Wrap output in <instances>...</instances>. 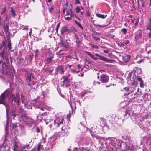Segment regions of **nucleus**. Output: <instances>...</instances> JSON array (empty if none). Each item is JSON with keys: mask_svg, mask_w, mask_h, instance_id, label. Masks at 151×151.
<instances>
[{"mask_svg": "<svg viewBox=\"0 0 151 151\" xmlns=\"http://www.w3.org/2000/svg\"><path fill=\"white\" fill-rule=\"evenodd\" d=\"M93 38L94 39V40L95 41H99L100 38L99 37H96L95 36H93Z\"/></svg>", "mask_w": 151, "mask_h": 151, "instance_id": "4c0bfd02", "label": "nucleus"}, {"mask_svg": "<svg viewBox=\"0 0 151 151\" xmlns=\"http://www.w3.org/2000/svg\"><path fill=\"white\" fill-rule=\"evenodd\" d=\"M12 115L14 117V118L16 116V114H12Z\"/></svg>", "mask_w": 151, "mask_h": 151, "instance_id": "052dcab7", "label": "nucleus"}, {"mask_svg": "<svg viewBox=\"0 0 151 151\" xmlns=\"http://www.w3.org/2000/svg\"><path fill=\"white\" fill-rule=\"evenodd\" d=\"M19 113L22 114L24 112V111L23 108L20 107L19 108Z\"/></svg>", "mask_w": 151, "mask_h": 151, "instance_id": "a878e982", "label": "nucleus"}, {"mask_svg": "<svg viewBox=\"0 0 151 151\" xmlns=\"http://www.w3.org/2000/svg\"><path fill=\"white\" fill-rule=\"evenodd\" d=\"M6 97L10 96V97H12V95H14L12 94V89L8 88L6 89L4 92Z\"/></svg>", "mask_w": 151, "mask_h": 151, "instance_id": "9d476101", "label": "nucleus"}, {"mask_svg": "<svg viewBox=\"0 0 151 151\" xmlns=\"http://www.w3.org/2000/svg\"><path fill=\"white\" fill-rule=\"evenodd\" d=\"M16 124H14L13 125V128H14L16 127Z\"/></svg>", "mask_w": 151, "mask_h": 151, "instance_id": "774afa93", "label": "nucleus"}, {"mask_svg": "<svg viewBox=\"0 0 151 151\" xmlns=\"http://www.w3.org/2000/svg\"><path fill=\"white\" fill-rule=\"evenodd\" d=\"M60 44L64 48H67L69 47V44L66 40V42H64L62 39L61 37L60 39Z\"/></svg>", "mask_w": 151, "mask_h": 151, "instance_id": "0eeeda50", "label": "nucleus"}, {"mask_svg": "<svg viewBox=\"0 0 151 151\" xmlns=\"http://www.w3.org/2000/svg\"><path fill=\"white\" fill-rule=\"evenodd\" d=\"M30 151H36V149L33 148Z\"/></svg>", "mask_w": 151, "mask_h": 151, "instance_id": "69168bd1", "label": "nucleus"}, {"mask_svg": "<svg viewBox=\"0 0 151 151\" xmlns=\"http://www.w3.org/2000/svg\"><path fill=\"white\" fill-rule=\"evenodd\" d=\"M67 16L65 15V19L66 20H69L71 19V17H72V14H71L70 17H66Z\"/></svg>", "mask_w": 151, "mask_h": 151, "instance_id": "5701e85b", "label": "nucleus"}, {"mask_svg": "<svg viewBox=\"0 0 151 151\" xmlns=\"http://www.w3.org/2000/svg\"><path fill=\"white\" fill-rule=\"evenodd\" d=\"M84 11H81V14L82 15H83V14H84Z\"/></svg>", "mask_w": 151, "mask_h": 151, "instance_id": "0e129e2a", "label": "nucleus"}, {"mask_svg": "<svg viewBox=\"0 0 151 151\" xmlns=\"http://www.w3.org/2000/svg\"><path fill=\"white\" fill-rule=\"evenodd\" d=\"M43 146H41V144L40 143H38L37 145V151H40L41 149L43 147Z\"/></svg>", "mask_w": 151, "mask_h": 151, "instance_id": "aec40b11", "label": "nucleus"}, {"mask_svg": "<svg viewBox=\"0 0 151 151\" xmlns=\"http://www.w3.org/2000/svg\"><path fill=\"white\" fill-rule=\"evenodd\" d=\"M48 11L49 12L51 13H52V12L54 10V9L53 7H49L48 8Z\"/></svg>", "mask_w": 151, "mask_h": 151, "instance_id": "c85d7f7f", "label": "nucleus"}, {"mask_svg": "<svg viewBox=\"0 0 151 151\" xmlns=\"http://www.w3.org/2000/svg\"><path fill=\"white\" fill-rule=\"evenodd\" d=\"M75 22L76 24L81 28L82 30L83 29V28L82 26V25L81 24L78 22L77 20H76L75 21Z\"/></svg>", "mask_w": 151, "mask_h": 151, "instance_id": "412c9836", "label": "nucleus"}, {"mask_svg": "<svg viewBox=\"0 0 151 151\" xmlns=\"http://www.w3.org/2000/svg\"><path fill=\"white\" fill-rule=\"evenodd\" d=\"M136 79L140 82L139 84L140 87L141 88H143L144 87V82L142 79V78H141L137 77H136Z\"/></svg>", "mask_w": 151, "mask_h": 151, "instance_id": "4468645a", "label": "nucleus"}, {"mask_svg": "<svg viewBox=\"0 0 151 151\" xmlns=\"http://www.w3.org/2000/svg\"><path fill=\"white\" fill-rule=\"evenodd\" d=\"M146 29L149 30H151V24L149 23L147 24Z\"/></svg>", "mask_w": 151, "mask_h": 151, "instance_id": "b1692460", "label": "nucleus"}, {"mask_svg": "<svg viewBox=\"0 0 151 151\" xmlns=\"http://www.w3.org/2000/svg\"><path fill=\"white\" fill-rule=\"evenodd\" d=\"M68 31V29L67 26H64L62 27L60 30L61 34V35H63L64 33Z\"/></svg>", "mask_w": 151, "mask_h": 151, "instance_id": "ddd939ff", "label": "nucleus"}, {"mask_svg": "<svg viewBox=\"0 0 151 151\" xmlns=\"http://www.w3.org/2000/svg\"><path fill=\"white\" fill-rule=\"evenodd\" d=\"M84 68H87V69H88L89 68V66L88 65H86L84 66Z\"/></svg>", "mask_w": 151, "mask_h": 151, "instance_id": "bf43d9fd", "label": "nucleus"}, {"mask_svg": "<svg viewBox=\"0 0 151 151\" xmlns=\"http://www.w3.org/2000/svg\"><path fill=\"white\" fill-rule=\"evenodd\" d=\"M29 146L28 145H24L23 147V149H29Z\"/></svg>", "mask_w": 151, "mask_h": 151, "instance_id": "473e14b6", "label": "nucleus"}, {"mask_svg": "<svg viewBox=\"0 0 151 151\" xmlns=\"http://www.w3.org/2000/svg\"><path fill=\"white\" fill-rule=\"evenodd\" d=\"M121 31L123 32L124 34H126L127 32V30L125 28H123L121 29Z\"/></svg>", "mask_w": 151, "mask_h": 151, "instance_id": "c9c22d12", "label": "nucleus"}, {"mask_svg": "<svg viewBox=\"0 0 151 151\" xmlns=\"http://www.w3.org/2000/svg\"><path fill=\"white\" fill-rule=\"evenodd\" d=\"M128 114L129 115V112L127 110H126V111L125 112V114H124V116H126L127 114Z\"/></svg>", "mask_w": 151, "mask_h": 151, "instance_id": "49530a36", "label": "nucleus"}, {"mask_svg": "<svg viewBox=\"0 0 151 151\" xmlns=\"http://www.w3.org/2000/svg\"><path fill=\"white\" fill-rule=\"evenodd\" d=\"M73 151H79V150L77 148H75L73 150Z\"/></svg>", "mask_w": 151, "mask_h": 151, "instance_id": "6e6d98bb", "label": "nucleus"}, {"mask_svg": "<svg viewBox=\"0 0 151 151\" xmlns=\"http://www.w3.org/2000/svg\"><path fill=\"white\" fill-rule=\"evenodd\" d=\"M11 11L12 13V15L14 17L15 15V10H14L12 7H11L10 8Z\"/></svg>", "mask_w": 151, "mask_h": 151, "instance_id": "4be33fe9", "label": "nucleus"}, {"mask_svg": "<svg viewBox=\"0 0 151 151\" xmlns=\"http://www.w3.org/2000/svg\"><path fill=\"white\" fill-rule=\"evenodd\" d=\"M148 36L149 37H151V30H150V31L149 33Z\"/></svg>", "mask_w": 151, "mask_h": 151, "instance_id": "5fc2aeb1", "label": "nucleus"}, {"mask_svg": "<svg viewBox=\"0 0 151 151\" xmlns=\"http://www.w3.org/2000/svg\"><path fill=\"white\" fill-rule=\"evenodd\" d=\"M21 99H22V103H23V99H24V96H23L22 95V94H21Z\"/></svg>", "mask_w": 151, "mask_h": 151, "instance_id": "8fccbe9b", "label": "nucleus"}, {"mask_svg": "<svg viewBox=\"0 0 151 151\" xmlns=\"http://www.w3.org/2000/svg\"><path fill=\"white\" fill-rule=\"evenodd\" d=\"M8 47L9 48V50H11V42H10V41L8 40Z\"/></svg>", "mask_w": 151, "mask_h": 151, "instance_id": "72a5a7b5", "label": "nucleus"}, {"mask_svg": "<svg viewBox=\"0 0 151 151\" xmlns=\"http://www.w3.org/2000/svg\"><path fill=\"white\" fill-rule=\"evenodd\" d=\"M76 1L77 4H80V0H76Z\"/></svg>", "mask_w": 151, "mask_h": 151, "instance_id": "864d4df0", "label": "nucleus"}, {"mask_svg": "<svg viewBox=\"0 0 151 151\" xmlns=\"http://www.w3.org/2000/svg\"><path fill=\"white\" fill-rule=\"evenodd\" d=\"M78 70L79 71V72L83 70L82 69L81 66L80 64H78Z\"/></svg>", "mask_w": 151, "mask_h": 151, "instance_id": "7c9ffc66", "label": "nucleus"}, {"mask_svg": "<svg viewBox=\"0 0 151 151\" xmlns=\"http://www.w3.org/2000/svg\"><path fill=\"white\" fill-rule=\"evenodd\" d=\"M39 50L38 49H36L35 51V56H38Z\"/></svg>", "mask_w": 151, "mask_h": 151, "instance_id": "79ce46f5", "label": "nucleus"}, {"mask_svg": "<svg viewBox=\"0 0 151 151\" xmlns=\"http://www.w3.org/2000/svg\"><path fill=\"white\" fill-rule=\"evenodd\" d=\"M6 96L5 95L4 93H2L0 96V104H2L4 105L5 100L6 99Z\"/></svg>", "mask_w": 151, "mask_h": 151, "instance_id": "1a4fd4ad", "label": "nucleus"}, {"mask_svg": "<svg viewBox=\"0 0 151 151\" xmlns=\"http://www.w3.org/2000/svg\"><path fill=\"white\" fill-rule=\"evenodd\" d=\"M70 76L71 75L68 73L62 76L61 78V80H62L60 82L61 85L65 86L66 87L69 86L70 85V81L72 79V78H70Z\"/></svg>", "mask_w": 151, "mask_h": 151, "instance_id": "f03ea898", "label": "nucleus"}, {"mask_svg": "<svg viewBox=\"0 0 151 151\" xmlns=\"http://www.w3.org/2000/svg\"><path fill=\"white\" fill-rule=\"evenodd\" d=\"M32 31V28H31L30 29V32H29V35L30 36V37L31 36Z\"/></svg>", "mask_w": 151, "mask_h": 151, "instance_id": "de8ad7c7", "label": "nucleus"}, {"mask_svg": "<svg viewBox=\"0 0 151 151\" xmlns=\"http://www.w3.org/2000/svg\"><path fill=\"white\" fill-rule=\"evenodd\" d=\"M64 66L62 65L59 66L56 69V71L58 73L63 74L64 73Z\"/></svg>", "mask_w": 151, "mask_h": 151, "instance_id": "6e6552de", "label": "nucleus"}, {"mask_svg": "<svg viewBox=\"0 0 151 151\" xmlns=\"http://www.w3.org/2000/svg\"><path fill=\"white\" fill-rule=\"evenodd\" d=\"M64 119L62 118L61 121L59 119V122H56V121L55 120L54 121V125L55 126V127L56 128L59 127L60 124H62L63 123Z\"/></svg>", "mask_w": 151, "mask_h": 151, "instance_id": "f8f14e48", "label": "nucleus"}, {"mask_svg": "<svg viewBox=\"0 0 151 151\" xmlns=\"http://www.w3.org/2000/svg\"><path fill=\"white\" fill-rule=\"evenodd\" d=\"M67 132V131L65 129H63V127L61 128V131L59 132L60 135L61 137L65 136L66 135Z\"/></svg>", "mask_w": 151, "mask_h": 151, "instance_id": "2eb2a0df", "label": "nucleus"}, {"mask_svg": "<svg viewBox=\"0 0 151 151\" xmlns=\"http://www.w3.org/2000/svg\"><path fill=\"white\" fill-rule=\"evenodd\" d=\"M45 113H42L41 115V116H45Z\"/></svg>", "mask_w": 151, "mask_h": 151, "instance_id": "e2e57ef3", "label": "nucleus"}, {"mask_svg": "<svg viewBox=\"0 0 151 151\" xmlns=\"http://www.w3.org/2000/svg\"><path fill=\"white\" fill-rule=\"evenodd\" d=\"M60 22L57 25L56 28L55 29V30H56V33H57L58 32V29L59 28V27L60 26Z\"/></svg>", "mask_w": 151, "mask_h": 151, "instance_id": "bb28decb", "label": "nucleus"}, {"mask_svg": "<svg viewBox=\"0 0 151 151\" xmlns=\"http://www.w3.org/2000/svg\"><path fill=\"white\" fill-rule=\"evenodd\" d=\"M149 117V116L147 114L145 116V118L146 119H147Z\"/></svg>", "mask_w": 151, "mask_h": 151, "instance_id": "680f3d73", "label": "nucleus"}, {"mask_svg": "<svg viewBox=\"0 0 151 151\" xmlns=\"http://www.w3.org/2000/svg\"><path fill=\"white\" fill-rule=\"evenodd\" d=\"M90 45L93 48H95L97 49L99 48V47L97 45H95L94 44H91Z\"/></svg>", "mask_w": 151, "mask_h": 151, "instance_id": "2f4dec72", "label": "nucleus"}, {"mask_svg": "<svg viewBox=\"0 0 151 151\" xmlns=\"http://www.w3.org/2000/svg\"><path fill=\"white\" fill-rule=\"evenodd\" d=\"M94 33H95L96 35H100V33H99L98 32H96V31H95V32H94Z\"/></svg>", "mask_w": 151, "mask_h": 151, "instance_id": "4d7b16f0", "label": "nucleus"}, {"mask_svg": "<svg viewBox=\"0 0 151 151\" xmlns=\"http://www.w3.org/2000/svg\"><path fill=\"white\" fill-rule=\"evenodd\" d=\"M141 36H142L141 33V32H139L138 35H136L135 36V39H136L137 38H140L141 37Z\"/></svg>", "mask_w": 151, "mask_h": 151, "instance_id": "e433bc0d", "label": "nucleus"}, {"mask_svg": "<svg viewBox=\"0 0 151 151\" xmlns=\"http://www.w3.org/2000/svg\"><path fill=\"white\" fill-rule=\"evenodd\" d=\"M72 12L71 9H70L67 12V13L65 15H71V14H72Z\"/></svg>", "mask_w": 151, "mask_h": 151, "instance_id": "393cba45", "label": "nucleus"}, {"mask_svg": "<svg viewBox=\"0 0 151 151\" xmlns=\"http://www.w3.org/2000/svg\"><path fill=\"white\" fill-rule=\"evenodd\" d=\"M36 130L37 133H39L40 132V129L38 127H37L36 128Z\"/></svg>", "mask_w": 151, "mask_h": 151, "instance_id": "a18cd8bd", "label": "nucleus"}, {"mask_svg": "<svg viewBox=\"0 0 151 151\" xmlns=\"http://www.w3.org/2000/svg\"><path fill=\"white\" fill-rule=\"evenodd\" d=\"M24 71L26 73V74L25 75L26 80L27 82H28V84H29V85H30V84L29 83L31 81V77L32 76V73L30 72H28L27 70H25Z\"/></svg>", "mask_w": 151, "mask_h": 151, "instance_id": "423d86ee", "label": "nucleus"}, {"mask_svg": "<svg viewBox=\"0 0 151 151\" xmlns=\"http://www.w3.org/2000/svg\"><path fill=\"white\" fill-rule=\"evenodd\" d=\"M12 99V105L13 104V102L14 103V105H17L18 106H19L20 105V96L19 94H16V96L14 95H12L11 97Z\"/></svg>", "mask_w": 151, "mask_h": 151, "instance_id": "20e7f679", "label": "nucleus"}, {"mask_svg": "<svg viewBox=\"0 0 151 151\" xmlns=\"http://www.w3.org/2000/svg\"><path fill=\"white\" fill-rule=\"evenodd\" d=\"M33 56V55H32L31 57H30V61H31L32 60V57Z\"/></svg>", "mask_w": 151, "mask_h": 151, "instance_id": "338daca9", "label": "nucleus"}, {"mask_svg": "<svg viewBox=\"0 0 151 151\" xmlns=\"http://www.w3.org/2000/svg\"><path fill=\"white\" fill-rule=\"evenodd\" d=\"M96 16L100 18H101L102 19H104L107 17V15H104L102 14H99L98 13H96Z\"/></svg>", "mask_w": 151, "mask_h": 151, "instance_id": "a211bd4d", "label": "nucleus"}, {"mask_svg": "<svg viewBox=\"0 0 151 151\" xmlns=\"http://www.w3.org/2000/svg\"><path fill=\"white\" fill-rule=\"evenodd\" d=\"M81 9L80 7L77 6L76 9V11L77 13H78L80 11Z\"/></svg>", "mask_w": 151, "mask_h": 151, "instance_id": "cd10ccee", "label": "nucleus"}, {"mask_svg": "<svg viewBox=\"0 0 151 151\" xmlns=\"http://www.w3.org/2000/svg\"><path fill=\"white\" fill-rule=\"evenodd\" d=\"M5 53L4 49L0 52V55L1 57H3Z\"/></svg>", "mask_w": 151, "mask_h": 151, "instance_id": "c756f323", "label": "nucleus"}, {"mask_svg": "<svg viewBox=\"0 0 151 151\" xmlns=\"http://www.w3.org/2000/svg\"><path fill=\"white\" fill-rule=\"evenodd\" d=\"M22 29L27 30L28 29V27H24Z\"/></svg>", "mask_w": 151, "mask_h": 151, "instance_id": "13d9d810", "label": "nucleus"}, {"mask_svg": "<svg viewBox=\"0 0 151 151\" xmlns=\"http://www.w3.org/2000/svg\"><path fill=\"white\" fill-rule=\"evenodd\" d=\"M20 117L21 121H22L23 123L27 122L28 124H33L34 122L32 119L27 117V114L26 113H22L20 116Z\"/></svg>", "mask_w": 151, "mask_h": 151, "instance_id": "7ed1b4c3", "label": "nucleus"}, {"mask_svg": "<svg viewBox=\"0 0 151 151\" xmlns=\"http://www.w3.org/2000/svg\"><path fill=\"white\" fill-rule=\"evenodd\" d=\"M105 53L108 54L109 53L108 51L107 50H105L103 51Z\"/></svg>", "mask_w": 151, "mask_h": 151, "instance_id": "3c124183", "label": "nucleus"}, {"mask_svg": "<svg viewBox=\"0 0 151 151\" xmlns=\"http://www.w3.org/2000/svg\"><path fill=\"white\" fill-rule=\"evenodd\" d=\"M5 11H6V8H3L2 9V12L1 13V14H3L4 13V12Z\"/></svg>", "mask_w": 151, "mask_h": 151, "instance_id": "09e8293b", "label": "nucleus"}, {"mask_svg": "<svg viewBox=\"0 0 151 151\" xmlns=\"http://www.w3.org/2000/svg\"><path fill=\"white\" fill-rule=\"evenodd\" d=\"M73 72L74 73H78L80 72H79V71L78 70V71H77V70L76 69H74L73 70Z\"/></svg>", "mask_w": 151, "mask_h": 151, "instance_id": "37998d69", "label": "nucleus"}, {"mask_svg": "<svg viewBox=\"0 0 151 151\" xmlns=\"http://www.w3.org/2000/svg\"><path fill=\"white\" fill-rule=\"evenodd\" d=\"M109 79L108 76L105 74H104L101 75L100 80L102 83H106L108 82Z\"/></svg>", "mask_w": 151, "mask_h": 151, "instance_id": "39448f33", "label": "nucleus"}, {"mask_svg": "<svg viewBox=\"0 0 151 151\" xmlns=\"http://www.w3.org/2000/svg\"><path fill=\"white\" fill-rule=\"evenodd\" d=\"M54 54H51L49 55L48 57H47L46 59V63L47 64H50V63L53 58H54Z\"/></svg>", "mask_w": 151, "mask_h": 151, "instance_id": "9b49d317", "label": "nucleus"}, {"mask_svg": "<svg viewBox=\"0 0 151 151\" xmlns=\"http://www.w3.org/2000/svg\"><path fill=\"white\" fill-rule=\"evenodd\" d=\"M4 46L5 47V42L4 41H3L2 42V45H1V46H2V48H3V46Z\"/></svg>", "mask_w": 151, "mask_h": 151, "instance_id": "a19ab883", "label": "nucleus"}, {"mask_svg": "<svg viewBox=\"0 0 151 151\" xmlns=\"http://www.w3.org/2000/svg\"><path fill=\"white\" fill-rule=\"evenodd\" d=\"M3 28L4 31L7 33V32H9V29L8 24L7 23L5 25V24L3 26Z\"/></svg>", "mask_w": 151, "mask_h": 151, "instance_id": "f3484780", "label": "nucleus"}, {"mask_svg": "<svg viewBox=\"0 0 151 151\" xmlns=\"http://www.w3.org/2000/svg\"><path fill=\"white\" fill-rule=\"evenodd\" d=\"M138 21H139V20L137 19L136 20V21L135 23V26H136L137 25L138 22Z\"/></svg>", "mask_w": 151, "mask_h": 151, "instance_id": "603ef678", "label": "nucleus"}, {"mask_svg": "<svg viewBox=\"0 0 151 151\" xmlns=\"http://www.w3.org/2000/svg\"><path fill=\"white\" fill-rule=\"evenodd\" d=\"M123 60H124V62H127L130 59L129 56L128 55H125L123 58Z\"/></svg>", "mask_w": 151, "mask_h": 151, "instance_id": "6ab92c4d", "label": "nucleus"}, {"mask_svg": "<svg viewBox=\"0 0 151 151\" xmlns=\"http://www.w3.org/2000/svg\"><path fill=\"white\" fill-rule=\"evenodd\" d=\"M132 73V71L130 72L128 75V78H129L130 80H131V76Z\"/></svg>", "mask_w": 151, "mask_h": 151, "instance_id": "58836bf2", "label": "nucleus"}, {"mask_svg": "<svg viewBox=\"0 0 151 151\" xmlns=\"http://www.w3.org/2000/svg\"><path fill=\"white\" fill-rule=\"evenodd\" d=\"M86 14L87 17H89L90 16V13L89 10H88L86 12Z\"/></svg>", "mask_w": 151, "mask_h": 151, "instance_id": "f704fd0d", "label": "nucleus"}, {"mask_svg": "<svg viewBox=\"0 0 151 151\" xmlns=\"http://www.w3.org/2000/svg\"><path fill=\"white\" fill-rule=\"evenodd\" d=\"M100 84V83L99 82H96L94 81L93 83V85H96L97 84Z\"/></svg>", "mask_w": 151, "mask_h": 151, "instance_id": "c03bdc74", "label": "nucleus"}, {"mask_svg": "<svg viewBox=\"0 0 151 151\" xmlns=\"http://www.w3.org/2000/svg\"><path fill=\"white\" fill-rule=\"evenodd\" d=\"M85 53L91 57V58L94 60H96L99 59L106 62H112V60H111L107 58L104 56H101L98 54L96 53L95 55H94L92 54L90 52L88 51H85Z\"/></svg>", "mask_w": 151, "mask_h": 151, "instance_id": "f257e3e1", "label": "nucleus"}, {"mask_svg": "<svg viewBox=\"0 0 151 151\" xmlns=\"http://www.w3.org/2000/svg\"><path fill=\"white\" fill-rule=\"evenodd\" d=\"M47 69V71H50V72H52V71L53 70V68H52V67H51L50 68V69L49 70H48V68H46V69Z\"/></svg>", "mask_w": 151, "mask_h": 151, "instance_id": "ea45409f", "label": "nucleus"}, {"mask_svg": "<svg viewBox=\"0 0 151 151\" xmlns=\"http://www.w3.org/2000/svg\"><path fill=\"white\" fill-rule=\"evenodd\" d=\"M122 91L124 92V94L125 95H128L130 93H129V88L128 87H125L123 88Z\"/></svg>", "mask_w": 151, "mask_h": 151, "instance_id": "dca6fc26", "label": "nucleus"}]
</instances>
